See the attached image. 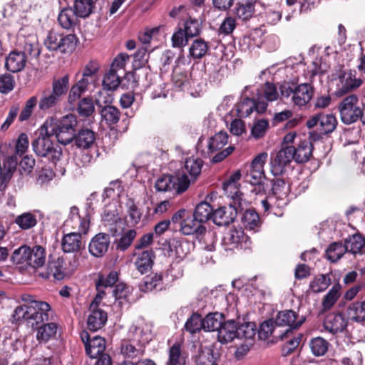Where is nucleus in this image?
I'll return each instance as SVG.
<instances>
[{
    "mask_svg": "<svg viewBox=\"0 0 365 365\" xmlns=\"http://www.w3.org/2000/svg\"><path fill=\"white\" fill-rule=\"evenodd\" d=\"M282 98L290 99L291 103L299 108L306 106L313 98L314 88L312 84L284 82L279 86Z\"/></svg>",
    "mask_w": 365,
    "mask_h": 365,
    "instance_id": "f257e3e1",
    "label": "nucleus"
},
{
    "mask_svg": "<svg viewBox=\"0 0 365 365\" xmlns=\"http://www.w3.org/2000/svg\"><path fill=\"white\" fill-rule=\"evenodd\" d=\"M180 231L183 235H192L200 243L205 245L207 250H212L215 242V233L207 230L205 225L193 215L186 217L181 222Z\"/></svg>",
    "mask_w": 365,
    "mask_h": 365,
    "instance_id": "f03ea898",
    "label": "nucleus"
},
{
    "mask_svg": "<svg viewBox=\"0 0 365 365\" xmlns=\"http://www.w3.org/2000/svg\"><path fill=\"white\" fill-rule=\"evenodd\" d=\"M331 81L335 82L334 94L337 97H341L356 91L364 83V78L356 77L355 70L344 68L341 66L332 74Z\"/></svg>",
    "mask_w": 365,
    "mask_h": 365,
    "instance_id": "7ed1b4c3",
    "label": "nucleus"
},
{
    "mask_svg": "<svg viewBox=\"0 0 365 365\" xmlns=\"http://www.w3.org/2000/svg\"><path fill=\"white\" fill-rule=\"evenodd\" d=\"M97 293L95 297H127L132 289L123 282H118V273L111 271L106 277L101 276L96 282Z\"/></svg>",
    "mask_w": 365,
    "mask_h": 365,
    "instance_id": "20e7f679",
    "label": "nucleus"
},
{
    "mask_svg": "<svg viewBox=\"0 0 365 365\" xmlns=\"http://www.w3.org/2000/svg\"><path fill=\"white\" fill-rule=\"evenodd\" d=\"M76 125V117L73 114H68L63 116L54 125L51 124L50 130L46 123L43 124L42 125V133L45 130L46 135H55L59 143L66 145L73 142Z\"/></svg>",
    "mask_w": 365,
    "mask_h": 365,
    "instance_id": "39448f33",
    "label": "nucleus"
},
{
    "mask_svg": "<svg viewBox=\"0 0 365 365\" xmlns=\"http://www.w3.org/2000/svg\"><path fill=\"white\" fill-rule=\"evenodd\" d=\"M228 135L226 132H218L210 138L207 144V150L205 153V158H211V155L216 154L211 158L212 163H220L228 157L235 150L233 146H229L223 150V147L227 143Z\"/></svg>",
    "mask_w": 365,
    "mask_h": 365,
    "instance_id": "423d86ee",
    "label": "nucleus"
},
{
    "mask_svg": "<svg viewBox=\"0 0 365 365\" xmlns=\"http://www.w3.org/2000/svg\"><path fill=\"white\" fill-rule=\"evenodd\" d=\"M306 125L309 128L317 127L318 133H310L311 138L316 141L322 138L323 135L332 133L336 128L337 120L332 114L321 113L310 118Z\"/></svg>",
    "mask_w": 365,
    "mask_h": 365,
    "instance_id": "0eeeda50",
    "label": "nucleus"
},
{
    "mask_svg": "<svg viewBox=\"0 0 365 365\" xmlns=\"http://www.w3.org/2000/svg\"><path fill=\"white\" fill-rule=\"evenodd\" d=\"M51 135H46L45 130L42 133V126L40 129V135L31 143L34 153L40 157L47 158L52 163L60 160L61 149L58 145H54L51 140Z\"/></svg>",
    "mask_w": 365,
    "mask_h": 365,
    "instance_id": "6e6552de",
    "label": "nucleus"
},
{
    "mask_svg": "<svg viewBox=\"0 0 365 365\" xmlns=\"http://www.w3.org/2000/svg\"><path fill=\"white\" fill-rule=\"evenodd\" d=\"M190 186L185 176L180 177V172L175 175H163L157 179L155 187L158 192L174 191L176 194L185 192Z\"/></svg>",
    "mask_w": 365,
    "mask_h": 365,
    "instance_id": "1a4fd4ad",
    "label": "nucleus"
},
{
    "mask_svg": "<svg viewBox=\"0 0 365 365\" xmlns=\"http://www.w3.org/2000/svg\"><path fill=\"white\" fill-rule=\"evenodd\" d=\"M341 121L350 125L361 118L362 109L359 105V98L355 94L346 96L339 105Z\"/></svg>",
    "mask_w": 365,
    "mask_h": 365,
    "instance_id": "9d476101",
    "label": "nucleus"
},
{
    "mask_svg": "<svg viewBox=\"0 0 365 365\" xmlns=\"http://www.w3.org/2000/svg\"><path fill=\"white\" fill-rule=\"evenodd\" d=\"M304 320V317H301L298 319L297 313L292 310L279 312L274 322L276 325L278 327H288L289 328L283 333L279 332L277 335H275L274 337L280 338L282 340L287 339L291 330L299 327Z\"/></svg>",
    "mask_w": 365,
    "mask_h": 365,
    "instance_id": "9b49d317",
    "label": "nucleus"
},
{
    "mask_svg": "<svg viewBox=\"0 0 365 365\" xmlns=\"http://www.w3.org/2000/svg\"><path fill=\"white\" fill-rule=\"evenodd\" d=\"M293 152L294 147L287 145L275 155H272L270 170L274 176L282 175L285 173L287 166L294 160Z\"/></svg>",
    "mask_w": 365,
    "mask_h": 365,
    "instance_id": "f8f14e48",
    "label": "nucleus"
},
{
    "mask_svg": "<svg viewBox=\"0 0 365 365\" xmlns=\"http://www.w3.org/2000/svg\"><path fill=\"white\" fill-rule=\"evenodd\" d=\"M34 312L32 316H29L27 320V325L33 329H38L44 321L52 319V312L48 303L42 301H33Z\"/></svg>",
    "mask_w": 365,
    "mask_h": 365,
    "instance_id": "ddd939ff",
    "label": "nucleus"
},
{
    "mask_svg": "<svg viewBox=\"0 0 365 365\" xmlns=\"http://www.w3.org/2000/svg\"><path fill=\"white\" fill-rule=\"evenodd\" d=\"M102 298H94L90 304V314L87 319V327L90 331L101 329L108 321L106 312L98 307Z\"/></svg>",
    "mask_w": 365,
    "mask_h": 365,
    "instance_id": "4468645a",
    "label": "nucleus"
},
{
    "mask_svg": "<svg viewBox=\"0 0 365 365\" xmlns=\"http://www.w3.org/2000/svg\"><path fill=\"white\" fill-rule=\"evenodd\" d=\"M81 339L83 342L86 348V352L91 358H98L104 354L106 349V340L99 336H94L91 338L86 331H82L81 333Z\"/></svg>",
    "mask_w": 365,
    "mask_h": 365,
    "instance_id": "2eb2a0df",
    "label": "nucleus"
},
{
    "mask_svg": "<svg viewBox=\"0 0 365 365\" xmlns=\"http://www.w3.org/2000/svg\"><path fill=\"white\" fill-rule=\"evenodd\" d=\"M65 227L73 230L71 232H77L82 235L87 233L90 220L88 217L81 216L78 208L73 206L71 207L69 217L65 222Z\"/></svg>",
    "mask_w": 365,
    "mask_h": 365,
    "instance_id": "dca6fc26",
    "label": "nucleus"
},
{
    "mask_svg": "<svg viewBox=\"0 0 365 365\" xmlns=\"http://www.w3.org/2000/svg\"><path fill=\"white\" fill-rule=\"evenodd\" d=\"M238 207L232 203L228 206L220 207L212 212V222L218 226H227L232 223L237 215Z\"/></svg>",
    "mask_w": 365,
    "mask_h": 365,
    "instance_id": "f3484780",
    "label": "nucleus"
},
{
    "mask_svg": "<svg viewBox=\"0 0 365 365\" xmlns=\"http://www.w3.org/2000/svg\"><path fill=\"white\" fill-rule=\"evenodd\" d=\"M347 324L348 320L341 313H331L326 316L323 327L325 331L335 336L344 331Z\"/></svg>",
    "mask_w": 365,
    "mask_h": 365,
    "instance_id": "a211bd4d",
    "label": "nucleus"
},
{
    "mask_svg": "<svg viewBox=\"0 0 365 365\" xmlns=\"http://www.w3.org/2000/svg\"><path fill=\"white\" fill-rule=\"evenodd\" d=\"M267 108V103L264 101H255L254 99L248 97L244 98V99L238 103L237 107V114L241 118H246L249 116L254 110L259 113H264Z\"/></svg>",
    "mask_w": 365,
    "mask_h": 365,
    "instance_id": "6ab92c4d",
    "label": "nucleus"
},
{
    "mask_svg": "<svg viewBox=\"0 0 365 365\" xmlns=\"http://www.w3.org/2000/svg\"><path fill=\"white\" fill-rule=\"evenodd\" d=\"M110 239L108 234L98 233L96 235L89 243V252L96 257H103L108 250Z\"/></svg>",
    "mask_w": 365,
    "mask_h": 365,
    "instance_id": "aec40b11",
    "label": "nucleus"
},
{
    "mask_svg": "<svg viewBox=\"0 0 365 365\" xmlns=\"http://www.w3.org/2000/svg\"><path fill=\"white\" fill-rule=\"evenodd\" d=\"M96 133L91 129L83 128L78 130L73 138V145L78 148L88 150L96 144Z\"/></svg>",
    "mask_w": 365,
    "mask_h": 365,
    "instance_id": "412c9836",
    "label": "nucleus"
},
{
    "mask_svg": "<svg viewBox=\"0 0 365 365\" xmlns=\"http://www.w3.org/2000/svg\"><path fill=\"white\" fill-rule=\"evenodd\" d=\"M203 161L198 158H190L185 162L184 167L180 173V177L185 176L190 183L196 180L201 173Z\"/></svg>",
    "mask_w": 365,
    "mask_h": 365,
    "instance_id": "4be33fe9",
    "label": "nucleus"
},
{
    "mask_svg": "<svg viewBox=\"0 0 365 365\" xmlns=\"http://www.w3.org/2000/svg\"><path fill=\"white\" fill-rule=\"evenodd\" d=\"M26 61L25 53L13 51L6 58L5 68L10 72L17 73L24 68Z\"/></svg>",
    "mask_w": 365,
    "mask_h": 365,
    "instance_id": "5701e85b",
    "label": "nucleus"
},
{
    "mask_svg": "<svg viewBox=\"0 0 365 365\" xmlns=\"http://www.w3.org/2000/svg\"><path fill=\"white\" fill-rule=\"evenodd\" d=\"M43 278H49L51 276L57 280L63 279L66 276V263L62 257H58L48 262L46 273L39 274Z\"/></svg>",
    "mask_w": 365,
    "mask_h": 365,
    "instance_id": "b1692460",
    "label": "nucleus"
},
{
    "mask_svg": "<svg viewBox=\"0 0 365 365\" xmlns=\"http://www.w3.org/2000/svg\"><path fill=\"white\" fill-rule=\"evenodd\" d=\"M257 0H237L234 14L242 21L250 20L255 14Z\"/></svg>",
    "mask_w": 365,
    "mask_h": 365,
    "instance_id": "393cba45",
    "label": "nucleus"
},
{
    "mask_svg": "<svg viewBox=\"0 0 365 365\" xmlns=\"http://www.w3.org/2000/svg\"><path fill=\"white\" fill-rule=\"evenodd\" d=\"M83 247L82 235L77 232L66 234L61 240V247L64 252H77Z\"/></svg>",
    "mask_w": 365,
    "mask_h": 365,
    "instance_id": "a878e982",
    "label": "nucleus"
},
{
    "mask_svg": "<svg viewBox=\"0 0 365 365\" xmlns=\"http://www.w3.org/2000/svg\"><path fill=\"white\" fill-rule=\"evenodd\" d=\"M237 337V324L235 320H228L221 325L217 331L218 341L222 344L231 342Z\"/></svg>",
    "mask_w": 365,
    "mask_h": 365,
    "instance_id": "bb28decb",
    "label": "nucleus"
},
{
    "mask_svg": "<svg viewBox=\"0 0 365 365\" xmlns=\"http://www.w3.org/2000/svg\"><path fill=\"white\" fill-rule=\"evenodd\" d=\"M232 287L233 290L231 292L239 293L238 295L242 297H252L259 294V291L253 288L252 283H250V279L245 277H238L232 282Z\"/></svg>",
    "mask_w": 365,
    "mask_h": 365,
    "instance_id": "cd10ccee",
    "label": "nucleus"
},
{
    "mask_svg": "<svg viewBox=\"0 0 365 365\" xmlns=\"http://www.w3.org/2000/svg\"><path fill=\"white\" fill-rule=\"evenodd\" d=\"M135 255L136 256L135 262V267L141 274H145L151 269L155 258V252L153 250H144L135 253Z\"/></svg>",
    "mask_w": 365,
    "mask_h": 365,
    "instance_id": "c85d7f7f",
    "label": "nucleus"
},
{
    "mask_svg": "<svg viewBox=\"0 0 365 365\" xmlns=\"http://www.w3.org/2000/svg\"><path fill=\"white\" fill-rule=\"evenodd\" d=\"M344 247L346 248V252L354 255H362L365 249V238L359 233L349 235L345 239Z\"/></svg>",
    "mask_w": 365,
    "mask_h": 365,
    "instance_id": "c756f323",
    "label": "nucleus"
},
{
    "mask_svg": "<svg viewBox=\"0 0 365 365\" xmlns=\"http://www.w3.org/2000/svg\"><path fill=\"white\" fill-rule=\"evenodd\" d=\"M222 188L225 194L232 199V202L231 203L240 207V210H242L243 207L246 205L247 202L242 198L243 194L240 190V184L225 182Z\"/></svg>",
    "mask_w": 365,
    "mask_h": 365,
    "instance_id": "7c9ffc66",
    "label": "nucleus"
},
{
    "mask_svg": "<svg viewBox=\"0 0 365 365\" xmlns=\"http://www.w3.org/2000/svg\"><path fill=\"white\" fill-rule=\"evenodd\" d=\"M78 18L76 12L71 7L63 8L58 16V22L64 29H71L78 24Z\"/></svg>",
    "mask_w": 365,
    "mask_h": 365,
    "instance_id": "2f4dec72",
    "label": "nucleus"
},
{
    "mask_svg": "<svg viewBox=\"0 0 365 365\" xmlns=\"http://www.w3.org/2000/svg\"><path fill=\"white\" fill-rule=\"evenodd\" d=\"M248 240V237L242 230L234 228L230 230L225 237L224 242L225 245L230 246L227 249L232 250L239 245H242V243L247 244Z\"/></svg>",
    "mask_w": 365,
    "mask_h": 365,
    "instance_id": "473e14b6",
    "label": "nucleus"
},
{
    "mask_svg": "<svg viewBox=\"0 0 365 365\" xmlns=\"http://www.w3.org/2000/svg\"><path fill=\"white\" fill-rule=\"evenodd\" d=\"M313 145L308 140L300 142L297 148H294V160L297 163H304L308 161L312 154Z\"/></svg>",
    "mask_w": 365,
    "mask_h": 365,
    "instance_id": "72a5a7b5",
    "label": "nucleus"
},
{
    "mask_svg": "<svg viewBox=\"0 0 365 365\" xmlns=\"http://www.w3.org/2000/svg\"><path fill=\"white\" fill-rule=\"evenodd\" d=\"M257 101H274L279 97L276 86L269 81L262 85L257 91Z\"/></svg>",
    "mask_w": 365,
    "mask_h": 365,
    "instance_id": "f704fd0d",
    "label": "nucleus"
},
{
    "mask_svg": "<svg viewBox=\"0 0 365 365\" xmlns=\"http://www.w3.org/2000/svg\"><path fill=\"white\" fill-rule=\"evenodd\" d=\"M241 222L246 230L255 232L258 231L261 224L259 215L251 209L245 210L243 213Z\"/></svg>",
    "mask_w": 365,
    "mask_h": 365,
    "instance_id": "c9c22d12",
    "label": "nucleus"
},
{
    "mask_svg": "<svg viewBox=\"0 0 365 365\" xmlns=\"http://www.w3.org/2000/svg\"><path fill=\"white\" fill-rule=\"evenodd\" d=\"M46 250L40 245L29 247V267L33 268L41 267L46 262Z\"/></svg>",
    "mask_w": 365,
    "mask_h": 365,
    "instance_id": "e433bc0d",
    "label": "nucleus"
},
{
    "mask_svg": "<svg viewBox=\"0 0 365 365\" xmlns=\"http://www.w3.org/2000/svg\"><path fill=\"white\" fill-rule=\"evenodd\" d=\"M61 99L53 94L50 89H46L42 91L38 102V108L41 110L45 112L55 108L59 104Z\"/></svg>",
    "mask_w": 365,
    "mask_h": 365,
    "instance_id": "4c0bfd02",
    "label": "nucleus"
},
{
    "mask_svg": "<svg viewBox=\"0 0 365 365\" xmlns=\"http://www.w3.org/2000/svg\"><path fill=\"white\" fill-rule=\"evenodd\" d=\"M99 113L101 117V120L108 126L116 124L120 118V112L119 109L113 106H104L100 109Z\"/></svg>",
    "mask_w": 365,
    "mask_h": 365,
    "instance_id": "58836bf2",
    "label": "nucleus"
},
{
    "mask_svg": "<svg viewBox=\"0 0 365 365\" xmlns=\"http://www.w3.org/2000/svg\"><path fill=\"white\" fill-rule=\"evenodd\" d=\"M100 69V64L97 61L91 60L86 63L83 68L82 78L86 85L94 83L98 78V73Z\"/></svg>",
    "mask_w": 365,
    "mask_h": 365,
    "instance_id": "ea45409f",
    "label": "nucleus"
},
{
    "mask_svg": "<svg viewBox=\"0 0 365 365\" xmlns=\"http://www.w3.org/2000/svg\"><path fill=\"white\" fill-rule=\"evenodd\" d=\"M57 330L58 325L55 322L42 324L37 329L36 339L39 341L47 342L56 336Z\"/></svg>",
    "mask_w": 365,
    "mask_h": 365,
    "instance_id": "a19ab883",
    "label": "nucleus"
},
{
    "mask_svg": "<svg viewBox=\"0 0 365 365\" xmlns=\"http://www.w3.org/2000/svg\"><path fill=\"white\" fill-rule=\"evenodd\" d=\"M96 0H75L73 10L79 18H86L91 15Z\"/></svg>",
    "mask_w": 365,
    "mask_h": 365,
    "instance_id": "79ce46f5",
    "label": "nucleus"
},
{
    "mask_svg": "<svg viewBox=\"0 0 365 365\" xmlns=\"http://www.w3.org/2000/svg\"><path fill=\"white\" fill-rule=\"evenodd\" d=\"M209 49L208 44L202 38L193 41L189 48V56L194 59H200L204 57Z\"/></svg>",
    "mask_w": 365,
    "mask_h": 365,
    "instance_id": "37998d69",
    "label": "nucleus"
},
{
    "mask_svg": "<svg viewBox=\"0 0 365 365\" xmlns=\"http://www.w3.org/2000/svg\"><path fill=\"white\" fill-rule=\"evenodd\" d=\"M33 301L29 300L26 304L17 307L13 314V319L16 322H27L29 316H32L34 307Z\"/></svg>",
    "mask_w": 365,
    "mask_h": 365,
    "instance_id": "c03bdc74",
    "label": "nucleus"
},
{
    "mask_svg": "<svg viewBox=\"0 0 365 365\" xmlns=\"http://www.w3.org/2000/svg\"><path fill=\"white\" fill-rule=\"evenodd\" d=\"M11 259L14 264L20 265L22 268L29 267V247L23 245L15 250Z\"/></svg>",
    "mask_w": 365,
    "mask_h": 365,
    "instance_id": "a18cd8bd",
    "label": "nucleus"
},
{
    "mask_svg": "<svg viewBox=\"0 0 365 365\" xmlns=\"http://www.w3.org/2000/svg\"><path fill=\"white\" fill-rule=\"evenodd\" d=\"M212 212L213 209L211 205L207 202H202L196 206L192 215L205 225L209 220L212 219Z\"/></svg>",
    "mask_w": 365,
    "mask_h": 365,
    "instance_id": "49530a36",
    "label": "nucleus"
},
{
    "mask_svg": "<svg viewBox=\"0 0 365 365\" xmlns=\"http://www.w3.org/2000/svg\"><path fill=\"white\" fill-rule=\"evenodd\" d=\"M222 316L218 313H210L202 319L203 329L206 331H214L220 329L223 322Z\"/></svg>",
    "mask_w": 365,
    "mask_h": 365,
    "instance_id": "de8ad7c7",
    "label": "nucleus"
},
{
    "mask_svg": "<svg viewBox=\"0 0 365 365\" xmlns=\"http://www.w3.org/2000/svg\"><path fill=\"white\" fill-rule=\"evenodd\" d=\"M185 364V359L182 354L180 344L175 343L169 349L168 359L166 365H183Z\"/></svg>",
    "mask_w": 365,
    "mask_h": 365,
    "instance_id": "09e8293b",
    "label": "nucleus"
},
{
    "mask_svg": "<svg viewBox=\"0 0 365 365\" xmlns=\"http://www.w3.org/2000/svg\"><path fill=\"white\" fill-rule=\"evenodd\" d=\"M69 86V76L65 75L63 77L55 78L52 82L51 93L57 96L59 99L65 95Z\"/></svg>",
    "mask_w": 365,
    "mask_h": 365,
    "instance_id": "8fccbe9b",
    "label": "nucleus"
},
{
    "mask_svg": "<svg viewBox=\"0 0 365 365\" xmlns=\"http://www.w3.org/2000/svg\"><path fill=\"white\" fill-rule=\"evenodd\" d=\"M331 284L329 274H319L310 282L309 289L313 293L324 292Z\"/></svg>",
    "mask_w": 365,
    "mask_h": 365,
    "instance_id": "3c124183",
    "label": "nucleus"
},
{
    "mask_svg": "<svg viewBox=\"0 0 365 365\" xmlns=\"http://www.w3.org/2000/svg\"><path fill=\"white\" fill-rule=\"evenodd\" d=\"M256 331L257 327L255 322H247L237 324V338L253 340Z\"/></svg>",
    "mask_w": 365,
    "mask_h": 365,
    "instance_id": "603ef678",
    "label": "nucleus"
},
{
    "mask_svg": "<svg viewBox=\"0 0 365 365\" xmlns=\"http://www.w3.org/2000/svg\"><path fill=\"white\" fill-rule=\"evenodd\" d=\"M346 252V248L341 242H334L331 243L326 250L327 258L332 262H337Z\"/></svg>",
    "mask_w": 365,
    "mask_h": 365,
    "instance_id": "864d4df0",
    "label": "nucleus"
},
{
    "mask_svg": "<svg viewBox=\"0 0 365 365\" xmlns=\"http://www.w3.org/2000/svg\"><path fill=\"white\" fill-rule=\"evenodd\" d=\"M78 38L74 34H62L61 43L58 51L62 53H68L73 51L76 48Z\"/></svg>",
    "mask_w": 365,
    "mask_h": 365,
    "instance_id": "5fc2aeb1",
    "label": "nucleus"
},
{
    "mask_svg": "<svg viewBox=\"0 0 365 365\" xmlns=\"http://www.w3.org/2000/svg\"><path fill=\"white\" fill-rule=\"evenodd\" d=\"M195 361L196 365H217L212 350L207 347L199 351Z\"/></svg>",
    "mask_w": 365,
    "mask_h": 365,
    "instance_id": "6e6d98bb",
    "label": "nucleus"
},
{
    "mask_svg": "<svg viewBox=\"0 0 365 365\" xmlns=\"http://www.w3.org/2000/svg\"><path fill=\"white\" fill-rule=\"evenodd\" d=\"M120 83V77L114 69H110L103 79V87L107 91H115Z\"/></svg>",
    "mask_w": 365,
    "mask_h": 365,
    "instance_id": "4d7b16f0",
    "label": "nucleus"
},
{
    "mask_svg": "<svg viewBox=\"0 0 365 365\" xmlns=\"http://www.w3.org/2000/svg\"><path fill=\"white\" fill-rule=\"evenodd\" d=\"M328 347L329 342L322 337L318 336L311 340L310 348L316 356H324L327 353Z\"/></svg>",
    "mask_w": 365,
    "mask_h": 365,
    "instance_id": "13d9d810",
    "label": "nucleus"
},
{
    "mask_svg": "<svg viewBox=\"0 0 365 365\" xmlns=\"http://www.w3.org/2000/svg\"><path fill=\"white\" fill-rule=\"evenodd\" d=\"M14 222L22 230H29L34 227L36 225L37 220L36 216L32 213L24 212L17 216Z\"/></svg>",
    "mask_w": 365,
    "mask_h": 365,
    "instance_id": "bf43d9fd",
    "label": "nucleus"
},
{
    "mask_svg": "<svg viewBox=\"0 0 365 365\" xmlns=\"http://www.w3.org/2000/svg\"><path fill=\"white\" fill-rule=\"evenodd\" d=\"M78 114L85 118L91 116L95 112V106L91 98L86 97L79 101L77 107Z\"/></svg>",
    "mask_w": 365,
    "mask_h": 365,
    "instance_id": "052dcab7",
    "label": "nucleus"
},
{
    "mask_svg": "<svg viewBox=\"0 0 365 365\" xmlns=\"http://www.w3.org/2000/svg\"><path fill=\"white\" fill-rule=\"evenodd\" d=\"M185 329L187 331L193 334L203 329L201 316L197 313L192 314L185 322Z\"/></svg>",
    "mask_w": 365,
    "mask_h": 365,
    "instance_id": "680f3d73",
    "label": "nucleus"
},
{
    "mask_svg": "<svg viewBox=\"0 0 365 365\" xmlns=\"http://www.w3.org/2000/svg\"><path fill=\"white\" fill-rule=\"evenodd\" d=\"M183 30L189 38H193L200 34L201 31V24L195 19L189 18L183 25Z\"/></svg>",
    "mask_w": 365,
    "mask_h": 365,
    "instance_id": "e2e57ef3",
    "label": "nucleus"
},
{
    "mask_svg": "<svg viewBox=\"0 0 365 365\" xmlns=\"http://www.w3.org/2000/svg\"><path fill=\"white\" fill-rule=\"evenodd\" d=\"M62 34L53 30L50 31L44 41L45 46L49 51H58Z\"/></svg>",
    "mask_w": 365,
    "mask_h": 365,
    "instance_id": "0e129e2a",
    "label": "nucleus"
},
{
    "mask_svg": "<svg viewBox=\"0 0 365 365\" xmlns=\"http://www.w3.org/2000/svg\"><path fill=\"white\" fill-rule=\"evenodd\" d=\"M275 322L272 319L263 322L258 329V337L261 340H267L269 337L276 331Z\"/></svg>",
    "mask_w": 365,
    "mask_h": 365,
    "instance_id": "69168bd1",
    "label": "nucleus"
},
{
    "mask_svg": "<svg viewBox=\"0 0 365 365\" xmlns=\"http://www.w3.org/2000/svg\"><path fill=\"white\" fill-rule=\"evenodd\" d=\"M108 91L103 87V89L98 91L96 94L95 103L101 109L104 106H111L113 101V96Z\"/></svg>",
    "mask_w": 365,
    "mask_h": 365,
    "instance_id": "338daca9",
    "label": "nucleus"
},
{
    "mask_svg": "<svg viewBox=\"0 0 365 365\" xmlns=\"http://www.w3.org/2000/svg\"><path fill=\"white\" fill-rule=\"evenodd\" d=\"M88 85L85 84L83 80H79L75 85H73L68 94V101L70 103H73L77 99L80 98L81 94L86 91Z\"/></svg>",
    "mask_w": 365,
    "mask_h": 365,
    "instance_id": "774afa93",
    "label": "nucleus"
}]
</instances>
